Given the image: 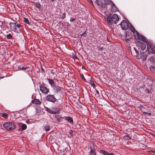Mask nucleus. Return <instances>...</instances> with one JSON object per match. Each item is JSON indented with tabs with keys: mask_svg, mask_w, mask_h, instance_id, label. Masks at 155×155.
<instances>
[{
	"mask_svg": "<svg viewBox=\"0 0 155 155\" xmlns=\"http://www.w3.org/2000/svg\"><path fill=\"white\" fill-rule=\"evenodd\" d=\"M46 99L47 101L53 103H54L56 100L54 95L52 94L47 95L46 97Z\"/></svg>",
	"mask_w": 155,
	"mask_h": 155,
	"instance_id": "nucleus-7",
	"label": "nucleus"
},
{
	"mask_svg": "<svg viewBox=\"0 0 155 155\" xmlns=\"http://www.w3.org/2000/svg\"><path fill=\"white\" fill-rule=\"evenodd\" d=\"M130 38H131V37L129 36V37L128 38L127 37V34L126 36V42H127V43H129L130 42L129 39H130Z\"/></svg>",
	"mask_w": 155,
	"mask_h": 155,
	"instance_id": "nucleus-35",
	"label": "nucleus"
},
{
	"mask_svg": "<svg viewBox=\"0 0 155 155\" xmlns=\"http://www.w3.org/2000/svg\"><path fill=\"white\" fill-rule=\"evenodd\" d=\"M140 40L146 43L147 45L149 42H148V39L144 36L141 35L140 36Z\"/></svg>",
	"mask_w": 155,
	"mask_h": 155,
	"instance_id": "nucleus-15",
	"label": "nucleus"
},
{
	"mask_svg": "<svg viewBox=\"0 0 155 155\" xmlns=\"http://www.w3.org/2000/svg\"><path fill=\"white\" fill-rule=\"evenodd\" d=\"M54 117L58 122H60L62 120V118L64 119V117H63L58 114L55 115Z\"/></svg>",
	"mask_w": 155,
	"mask_h": 155,
	"instance_id": "nucleus-16",
	"label": "nucleus"
},
{
	"mask_svg": "<svg viewBox=\"0 0 155 155\" xmlns=\"http://www.w3.org/2000/svg\"><path fill=\"white\" fill-rule=\"evenodd\" d=\"M24 21L25 23H26L27 24H30L29 21L28 20V18H24Z\"/></svg>",
	"mask_w": 155,
	"mask_h": 155,
	"instance_id": "nucleus-36",
	"label": "nucleus"
},
{
	"mask_svg": "<svg viewBox=\"0 0 155 155\" xmlns=\"http://www.w3.org/2000/svg\"><path fill=\"white\" fill-rule=\"evenodd\" d=\"M45 108L46 110L50 114H56L58 113V110H55L54 111V110H51L50 108H49L47 107H45Z\"/></svg>",
	"mask_w": 155,
	"mask_h": 155,
	"instance_id": "nucleus-10",
	"label": "nucleus"
},
{
	"mask_svg": "<svg viewBox=\"0 0 155 155\" xmlns=\"http://www.w3.org/2000/svg\"><path fill=\"white\" fill-rule=\"evenodd\" d=\"M99 49L100 50H102L103 49V47H100L99 48Z\"/></svg>",
	"mask_w": 155,
	"mask_h": 155,
	"instance_id": "nucleus-47",
	"label": "nucleus"
},
{
	"mask_svg": "<svg viewBox=\"0 0 155 155\" xmlns=\"http://www.w3.org/2000/svg\"><path fill=\"white\" fill-rule=\"evenodd\" d=\"M145 90L146 93H152V91L150 89H146Z\"/></svg>",
	"mask_w": 155,
	"mask_h": 155,
	"instance_id": "nucleus-37",
	"label": "nucleus"
},
{
	"mask_svg": "<svg viewBox=\"0 0 155 155\" xmlns=\"http://www.w3.org/2000/svg\"><path fill=\"white\" fill-rule=\"evenodd\" d=\"M43 127V130H45L46 131H48L50 130V126L49 125H48L47 126H45V127Z\"/></svg>",
	"mask_w": 155,
	"mask_h": 155,
	"instance_id": "nucleus-23",
	"label": "nucleus"
},
{
	"mask_svg": "<svg viewBox=\"0 0 155 155\" xmlns=\"http://www.w3.org/2000/svg\"><path fill=\"white\" fill-rule=\"evenodd\" d=\"M64 118H65V120L69 122L70 124H73L74 122L73 119L72 117L69 116H66L64 117Z\"/></svg>",
	"mask_w": 155,
	"mask_h": 155,
	"instance_id": "nucleus-12",
	"label": "nucleus"
},
{
	"mask_svg": "<svg viewBox=\"0 0 155 155\" xmlns=\"http://www.w3.org/2000/svg\"><path fill=\"white\" fill-rule=\"evenodd\" d=\"M4 77H2V76H1V75H0V78H4Z\"/></svg>",
	"mask_w": 155,
	"mask_h": 155,
	"instance_id": "nucleus-54",
	"label": "nucleus"
},
{
	"mask_svg": "<svg viewBox=\"0 0 155 155\" xmlns=\"http://www.w3.org/2000/svg\"><path fill=\"white\" fill-rule=\"evenodd\" d=\"M150 60L151 62L154 63L155 62V57L152 56L150 58Z\"/></svg>",
	"mask_w": 155,
	"mask_h": 155,
	"instance_id": "nucleus-30",
	"label": "nucleus"
},
{
	"mask_svg": "<svg viewBox=\"0 0 155 155\" xmlns=\"http://www.w3.org/2000/svg\"><path fill=\"white\" fill-rule=\"evenodd\" d=\"M99 152L101 154H103L104 155H107L108 153V152L107 151L103 150H100Z\"/></svg>",
	"mask_w": 155,
	"mask_h": 155,
	"instance_id": "nucleus-27",
	"label": "nucleus"
},
{
	"mask_svg": "<svg viewBox=\"0 0 155 155\" xmlns=\"http://www.w3.org/2000/svg\"><path fill=\"white\" fill-rule=\"evenodd\" d=\"M150 71L153 73L155 74V67L151 65L150 67Z\"/></svg>",
	"mask_w": 155,
	"mask_h": 155,
	"instance_id": "nucleus-21",
	"label": "nucleus"
},
{
	"mask_svg": "<svg viewBox=\"0 0 155 155\" xmlns=\"http://www.w3.org/2000/svg\"><path fill=\"white\" fill-rule=\"evenodd\" d=\"M48 80L49 83L51 85H53L54 84V81L51 79H48Z\"/></svg>",
	"mask_w": 155,
	"mask_h": 155,
	"instance_id": "nucleus-26",
	"label": "nucleus"
},
{
	"mask_svg": "<svg viewBox=\"0 0 155 155\" xmlns=\"http://www.w3.org/2000/svg\"><path fill=\"white\" fill-rule=\"evenodd\" d=\"M130 24V23L125 20H123L120 24L122 28L124 30H127Z\"/></svg>",
	"mask_w": 155,
	"mask_h": 155,
	"instance_id": "nucleus-6",
	"label": "nucleus"
},
{
	"mask_svg": "<svg viewBox=\"0 0 155 155\" xmlns=\"http://www.w3.org/2000/svg\"><path fill=\"white\" fill-rule=\"evenodd\" d=\"M27 125L24 124H22V126H21V130H25L27 128Z\"/></svg>",
	"mask_w": 155,
	"mask_h": 155,
	"instance_id": "nucleus-28",
	"label": "nucleus"
},
{
	"mask_svg": "<svg viewBox=\"0 0 155 155\" xmlns=\"http://www.w3.org/2000/svg\"><path fill=\"white\" fill-rule=\"evenodd\" d=\"M74 59H78V58L76 56V55H74Z\"/></svg>",
	"mask_w": 155,
	"mask_h": 155,
	"instance_id": "nucleus-46",
	"label": "nucleus"
},
{
	"mask_svg": "<svg viewBox=\"0 0 155 155\" xmlns=\"http://www.w3.org/2000/svg\"><path fill=\"white\" fill-rule=\"evenodd\" d=\"M82 68L83 69H84L86 71H87V70H86V68L84 67V66H82Z\"/></svg>",
	"mask_w": 155,
	"mask_h": 155,
	"instance_id": "nucleus-48",
	"label": "nucleus"
},
{
	"mask_svg": "<svg viewBox=\"0 0 155 155\" xmlns=\"http://www.w3.org/2000/svg\"><path fill=\"white\" fill-rule=\"evenodd\" d=\"M65 17H66V14L65 13H63L61 17H60V18H61L62 19H64V18H65Z\"/></svg>",
	"mask_w": 155,
	"mask_h": 155,
	"instance_id": "nucleus-39",
	"label": "nucleus"
},
{
	"mask_svg": "<svg viewBox=\"0 0 155 155\" xmlns=\"http://www.w3.org/2000/svg\"><path fill=\"white\" fill-rule=\"evenodd\" d=\"M127 37L129 38V36H130L131 37V34H127V33H126V35H127Z\"/></svg>",
	"mask_w": 155,
	"mask_h": 155,
	"instance_id": "nucleus-44",
	"label": "nucleus"
},
{
	"mask_svg": "<svg viewBox=\"0 0 155 155\" xmlns=\"http://www.w3.org/2000/svg\"><path fill=\"white\" fill-rule=\"evenodd\" d=\"M31 103L33 104L40 105L41 104V102L40 100L38 99H35L31 101Z\"/></svg>",
	"mask_w": 155,
	"mask_h": 155,
	"instance_id": "nucleus-17",
	"label": "nucleus"
},
{
	"mask_svg": "<svg viewBox=\"0 0 155 155\" xmlns=\"http://www.w3.org/2000/svg\"><path fill=\"white\" fill-rule=\"evenodd\" d=\"M2 115V117H3L5 118V119H7L8 117V114L6 113H2L1 114Z\"/></svg>",
	"mask_w": 155,
	"mask_h": 155,
	"instance_id": "nucleus-29",
	"label": "nucleus"
},
{
	"mask_svg": "<svg viewBox=\"0 0 155 155\" xmlns=\"http://www.w3.org/2000/svg\"><path fill=\"white\" fill-rule=\"evenodd\" d=\"M138 53L136 56L137 58L138 59H142L143 61H145L148 54L144 52H140V54H139L138 52Z\"/></svg>",
	"mask_w": 155,
	"mask_h": 155,
	"instance_id": "nucleus-5",
	"label": "nucleus"
},
{
	"mask_svg": "<svg viewBox=\"0 0 155 155\" xmlns=\"http://www.w3.org/2000/svg\"><path fill=\"white\" fill-rule=\"evenodd\" d=\"M90 148V155H96V150L94 148V146L93 145L92 146H91Z\"/></svg>",
	"mask_w": 155,
	"mask_h": 155,
	"instance_id": "nucleus-13",
	"label": "nucleus"
},
{
	"mask_svg": "<svg viewBox=\"0 0 155 155\" xmlns=\"http://www.w3.org/2000/svg\"><path fill=\"white\" fill-rule=\"evenodd\" d=\"M96 93H97V94H99V91H97V90H96Z\"/></svg>",
	"mask_w": 155,
	"mask_h": 155,
	"instance_id": "nucleus-51",
	"label": "nucleus"
},
{
	"mask_svg": "<svg viewBox=\"0 0 155 155\" xmlns=\"http://www.w3.org/2000/svg\"><path fill=\"white\" fill-rule=\"evenodd\" d=\"M39 86L40 90L42 93L45 94H48L49 91V90L45 86L40 84Z\"/></svg>",
	"mask_w": 155,
	"mask_h": 155,
	"instance_id": "nucleus-8",
	"label": "nucleus"
},
{
	"mask_svg": "<svg viewBox=\"0 0 155 155\" xmlns=\"http://www.w3.org/2000/svg\"><path fill=\"white\" fill-rule=\"evenodd\" d=\"M147 45V50L150 53H154L155 51V45L150 42H149Z\"/></svg>",
	"mask_w": 155,
	"mask_h": 155,
	"instance_id": "nucleus-4",
	"label": "nucleus"
},
{
	"mask_svg": "<svg viewBox=\"0 0 155 155\" xmlns=\"http://www.w3.org/2000/svg\"><path fill=\"white\" fill-rule=\"evenodd\" d=\"M4 127L8 130H12L16 127L15 124L12 122H6L3 124Z\"/></svg>",
	"mask_w": 155,
	"mask_h": 155,
	"instance_id": "nucleus-2",
	"label": "nucleus"
},
{
	"mask_svg": "<svg viewBox=\"0 0 155 155\" xmlns=\"http://www.w3.org/2000/svg\"><path fill=\"white\" fill-rule=\"evenodd\" d=\"M147 114L149 116H151V112L147 113Z\"/></svg>",
	"mask_w": 155,
	"mask_h": 155,
	"instance_id": "nucleus-50",
	"label": "nucleus"
},
{
	"mask_svg": "<svg viewBox=\"0 0 155 155\" xmlns=\"http://www.w3.org/2000/svg\"><path fill=\"white\" fill-rule=\"evenodd\" d=\"M104 2L106 5H109L110 3L112 4L113 3V2L110 0H104Z\"/></svg>",
	"mask_w": 155,
	"mask_h": 155,
	"instance_id": "nucleus-24",
	"label": "nucleus"
},
{
	"mask_svg": "<svg viewBox=\"0 0 155 155\" xmlns=\"http://www.w3.org/2000/svg\"><path fill=\"white\" fill-rule=\"evenodd\" d=\"M86 34V31H85V32H84L82 34H81V35H81V36H82L83 35H84V34Z\"/></svg>",
	"mask_w": 155,
	"mask_h": 155,
	"instance_id": "nucleus-49",
	"label": "nucleus"
},
{
	"mask_svg": "<svg viewBox=\"0 0 155 155\" xmlns=\"http://www.w3.org/2000/svg\"><path fill=\"white\" fill-rule=\"evenodd\" d=\"M107 155H114V153H108L107 154Z\"/></svg>",
	"mask_w": 155,
	"mask_h": 155,
	"instance_id": "nucleus-45",
	"label": "nucleus"
},
{
	"mask_svg": "<svg viewBox=\"0 0 155 155\" xmlns=\"http://www.w3.org/2000/svg\"><path fill=\"white\" fill-rule=\"evenodd\" d=\"M9 25H10V29L13 31L16 32L18 33H21V35L23 36V34L22 33L20 29H18L16 28V23L14 22H10Z\"/></svg>",
	"mask_w": 155,
	"mask_h": 155,
	"instance_id": "nucleus-3",
	"label": "nucleus"
},
{
	"mask_svg": "<svg viewBox=\"0 0 155 155\" xmlns=\"http://www.w3.org/2000/svg\"><path fill=\"white\" fill-rule=\"evenodd\" d=\"M119 18L116 14L113 15L110 14L107 18V21L109 24L112 25L113 24H116L119 21Z\"/></svg>",
	"mask_w": 155,
	"mask_h": 155,
	"instance_id": "nucleus-1",
	"label": "nucleus"
},
{
	"mask_svg": "<svg viewBox=\"0 0 155 155\" xmlns=\"http://www.w3.org/2000/svg\"><path fill=\"white\" fill-rule=\"evenodd\" d=\"M130 29L131 31L132 32H134V31H135V28L130 23Z\"/></svg>",
	"mask_w": 155,
	"mask_h": 155,
	"instance_id": "nucleus-25",
	"label": "nucleus"
},
{
	"mask_svg": "<svg viewBox=\"0 0 155 155\" xmlns=\"http://www.w3.org/2000/svg\"><path fill=\"white\" fill-rule=\"evenodd\" d=\"M134 48V49H135V51H136V53H137V50L136 49V48Z\"/></svg>",
	"mask_w": 155,
	"mask_h": 155,
	"instance_id": "nucleus-52",
	"label": "nucleus"
},
{
	"mask_svg": "<svg viewBox=\"0 0 155 155\" xmlns=\"http://www.w3.org/2000/svg\"><path fill=\"white\" fill-rule=\"evenodd\" d=\"M96 2L97 4V5L100 6H101L102 7L103 6V3L101 2V0H96Z\"/></svg>",
	"mask_w": 155,
	"mask_h": 155,
	"instance_id": "nucleus-20",
	"label": "nucleus"
},
{
	"mask_svg": "<svg viewBox=\"0 0 155 155\" xmlns=\"http://www.w3.org/2000/svg\"><path fill=\"white\" fill-rule=\"evenodd\" d=\"M21 26L20 24H17V25L16 24V28H19Z\"/></svg>",
	"mask_w": 155,
	"mask_h": 155,
	"instance_id": "nucleus-42",
	"label": "nucleus"
},
{
	"mask_svg": "<svg viewBox=\"0 0 155 155\" xmlns=\"http://www.w3.org/2000/svg\"><path fill=\"white\" fill-rule=\"evenodd\" d=\"M134 33V37H135V38L137 39H140V36L141 35L137 31H135Z\"/></svg>",
	"mask_w": 155,
	"mask_h": 155,
	"instance_id": "nucleus-14",
	"label": "nucleus"
},
{
	"mask_svg": "<svg viewBox=\"0 0 155 155\" xmlns=\"http://www.w3.org/2000/svg\"><path fill=\"white\" fill-rule=\"evenodd\" d=\"M143 114H147V112H143Z\"/></svg>",
	"mask_w": 155,
	"mask_h": 155,
	"instance_id": "nucleus-53",
	"label": "nucleus"
},
{
	"mask_svg": "<svg viewBox=\"0 0 155 155\" xmlns=\"http://www.w3.org/2000/svg\"><path fill=\"white\" fill-rule=\"evenodd\" d=\"M53 87L54 92L56 93L60 92L61 90V88L58 85H55L53 86Z\"/></svg>",
	"mask_w": 155,
	"mask_h": 155,
	"instance_id": "nucleus-11",
	"label": "nucleus"
},
{
	"mask_svg": "<svg viewBox=\"0 0 155 155\" xmlns=\"http://www.w3.org/2000/svg\"><path fill=\"white\" fill-rule=\"evenodd\" d=\"M30 69V68L28 67H24L23 66H22V65H20L18 67V70H25L27 69Z\"/></svg>",
	"mask_w": 155,
	"mask_h": 155,
	"instance_id": "nucleus-18",
	"label": "nucleus"
},
{
	"mask_svg": "<svg viewBox=\"0 0 155 155\" xmlns=\"http://www.w3.org/2000/svg\"><path fill=\"white\" fill-rule=\"evenodd\" d=\"M112 6L111 7V10L114 12L117 11L118 10V8L113 3H112Z\"/></svg>",
	"mask_w": 155,
	"mask_h": 155,
	"instance_id": "nucleus-19",
	"label": "nucleus"
},
{
	"mask_svg": "<svg viewBox=\"0 0 155 155\" xmlns=\"http://www.w3.org/2000/svg\"><path fill=\"white\" fill-rule=\"evenodd\" d=\"M52 110H54V111H55V110H58V112L57 114L59 113V111H60V109H58V108L57 107H52Z\"/></svg>",
	"mask_w": 155,
	"mask_h": 155,
	"instance_id": "nucleus-38",
	"label": "nucleus"
},
{
	"mask_svg": "<svg viewBox=\"0 0 155 155\" xmlns=\"http://www.w3.org/2000/svg\"><path fill=\"white\" fill-rule=\"evenodd\" d=\"M35 4V7L38 8L39 10H41V9H42L41 5L39 3L37 2Z\"/></svg>",
	"mask_w": 155,
	"mask_h": 155,
	"instance_id": "nucleus-22",
	"label": "nucleus"
},
{
	"mask_svg": "<svg viewBox=\"0 0 155 155\" xmlns=\"http://www.w3.org/2000/svg\"><path fill=\"white\" fill-rule=\"evenodd\" d=\"M41 72L42 74H45V71L44 69L41 66Z\"/></svg>",
	"mask_w": 155,
	"mask_h": 155,
	"instance_id": "nucleus-40",
	"label": "nucleus"
},
{
	"mask_svg": "<svg viewBox=\"0 0 155 155\" xmlns=\"http://www.w3.org/2000/svg\"><path fill=\"white\" fill-rule=\"evenodd\" d=\"M123 138L127 140H129L131 139L130 137L128 135H126L124 136Z\"/></svg>",
	"mask_w": 155,
	"mask_h": 155,
	"instance_id": "nucleus-31",
	"label": "nucleus"
},
{
	"mask_svg": "<svg viewBox=\"0 0 155 155\" xmlns=\"http://www.w3.org/2000/svg\"><path fill=\"white\" fill-rule=\"evenodd\" d=\"M138 46L142 50H144L146 48V45L144 43L138 41L137 43Z\"/></svg>",
	"mask_w": 155,
	"mask_h": 155,
	"instance_id": "nucleus-9",
	"label": "nucleus"
},
{
	"mask_svg": "<svg viewBox=\"0 0 155 155\" xmlns=\"http://www.w3.org/2000/svg\"><path fill=\"white\" fill-rule=\"evenodd\" d=\"M76 20V18H73L71 17L70 19V21L71 22H73V21H74Z\"/></svg>",
	"mask_w": 155,
	"mask_h": 155,
	"instance_id": "nucleus-41",
	"label": "nucleus"
},
{
	"mask_svg": "<svg viewBox=\"0 0 155 155\" xmlns=\"http://www.w3.org/2000/svg\"><path fill=\"white\" fill-rule=\"evenodd\" d=\"M73 130H70V131L69 132V134H71V136H72V135H73Z\"/></svg>",
	"mask_w": 155,
	"mask_h": 155,
	"instance_id": "nucleus-43",
	"label": "nucleus"
},
{
	"mask_svg": "<svg viewBox=\"0 0 155 155\" xmlns=\"http://www.w3.org/2000/svg\"><path fill=\"white\" fill-rule=\"evenodd\" d=\"M89 81L90 83L92 86H93L94 88L95 87L96 85L94 82L91 80H90Z\"/></svg>",
	"mask_w": 155,
	"mask_h": 155,
	"instance_id": "nucleus-32",
	"label": "nucleus"
},
{
	"mask_svg": "<svg viewBox=\"0 0 155 155\" xmlns=\"http://www.w3.org/2000/svg\"><path fill=\"white\" fill-rule=\"evenodd\" d=\"M80 76H81V78L85 82H87V80L84 78V75L82 74H80Z\"/></svg>",
	"mask_w": 155,
	"mask_h": 155,
	"instance_id": "nucleus-33",
	"label": "nucleus"
},
{
	"mask_svg": "<svg viewBox=\"0 0 155 155\" xmlns=\"http://www.w3.org/2000/svg\"><path fill=\"white\" fill-rule=\"evenodd\" d=\"M6 38L8 39H11L12 38V36L11 34H9L7 35Z\"/></svg>",
	"mask_w": 155,
	"mask_h": 155,
	"instance_id": "nucleus-34",
	"label": "nucleus"
}]
</instances>
